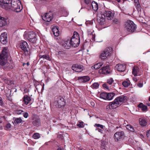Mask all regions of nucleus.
Here are the masks:
<instances>
[{
	"instance_id": "obj_34",
	"label": "nucleus",
	"mask_w": 150,
	"mask_h": 150,
	"mask_svg": "<svg viewBox=\"0 0 150 150\" xmlns=\"http://www.w3.org/2000/svg\"><path fill=\"white\" fill-rule=\"evenodd\" d=\"M107 93H102L100 94V98L104 100L107 99Z\"/></svg>"
},
{
	"instance_id": "obj_38",
	"label": "nucleus",
	"mask_w": 150,
	"mask_h": 150,
	"mask_svg": "<svg viewBox=\"0 0 150 150\" xmlns=\"http://www.w3.org/2000/svg\"><path fill=\"white\" fill-rule=\"evenodd\" d=\"M33 137L35 139H39L40 137V134L38 133H34L33 135Z\"/></svg>"
},
{
	"instance_id": "obj_21",
	"label": "nucleus",
	"mask_w": 150,
	"mask_h": 150,
	"mask_svg": "<svg viewBox=\"0 0 150 150\" xmlns=\"http://www.w3.org/2000/svg\"><path fill=\"white\" fill-rule=\"evenodd\" d=\"M23 102L26 105L28 104L31 100L30 98L27 95H25L23 97Z\"/></svg>"
},
{
	"instance_id": "obj_39",
	"label": "nucleus",
	"mask_w": 150,
	"mask_h": 150,
	"mask_svg": "<svg viewBox=\"0 0 150 150\" xmlns=\"http://www.w3.org/2000/svg\"><path fill=\"white\" fill-rule=\"evenodd\" d=\"M134 3L137 8H139L140 7L138 0H134Z\"/></svg>"
},
{
	"instance_id": "obj_59",
	"label": "nucleus",
	"mask_w": 150,
	"mask_h": 150,
	"mask_svg": "<svg viewBox=\"0 0 150 150\" xmlns=\"http://www.w3.org/2000/svg\"><path fill=\"white\" fill-rule=\"evenodd\" d=\"M91 105H92L93 106H94V103L93 102H91Z\"/></svg>"
},
{
	"instance_id": "obj_52",
	"label": "nucleus",
	"mask_w": 150,
	"mask_h": 150,
	"mask_svg": "<svg viewBox=\"0 0 150 150\" xmlns=\"http://www.w3.org/2000/svg\"><path fill=\"white\" fill-rule=\"evenodd\" d=\"M11 125L9 123L6 125V127L7 129H9L11 128Z\"/></svg>"
},
{
	"instance_id": "obj_33",
	"label": "nucleus",
	"mask_w": 150,
	"mask_h": 150,
	"mask_svg": "<svg viewBox=\"0 0 150 150\" xmlns=\"http://www.w3.org/2000/svg\"><path fill=\"white\" fill-rule=\"evenodd\" d=\"M122 84L125 87H127L130 84V81L127 79L126 81H124L122 82Z\"/></svg>"
},
{
	"instance_id": "obj_28",
	"label": "nucleus",
	"mask_w": 150,
	"mask_h": 150,
	"mask_svg": "<svg viewBox=\"0 0 150 150\" xmlns=\"http://www.w3.org/2000/svg\"><path fill=\"white\" fill-rule=\"evenodd\" d=\"M103 64V63H98L93 66L92 69H97L100 68Z\"/></svg>"
},
{
	"instance_id": "obj_1",
	"label": "nucleus",
	"mask_w": 150,
	"mask_h": 150,
	"mask_svg": "<svg viewBox=\"0 0 150 150\" xmlns=\"http://www.w3.org/2000/svg\"><path fill=\"white\" fill-rule=\"evenodd\" d=\"M65 42L64 47L66 49H69L71 45L74 47H76L79 46L80 43V38H71L69 42L66 41Z\"/></svg>"
},
{
	"instance_id": "obj_46",
	"label": "nucleus",
	"mask_w": 150,
	"mask_h": 150,
	"mask_svg": "<svg viewBox=\"0 0 150 150\" xmlns=\"http://www.w3.org/2000/svg\"><path fill=\"white\" fill-rule=\"evenodd\" d=\"M23 117L25 118H27L29 116L27 112H23Z\"/></svg>"
},
{
	"instance_id": "obj_18",
	"label": "nucleus",
	"mask_w": 150,
	"mask_h": 150,
	"mask_svg": "<svg viewBox=\"0 0 150 150\" xmlns=\"http://www.w3.org/2000/svg\"><path fill=\"white\" fill-rule=\"evenodd\" d=\"M126 68L125 64H118L115 66L116 69L120 72L124 71L125 69Z\"/></svg>"
},
{
	"instance_id": "obj_44",
	"label": "nucleus",
	"mask_w": 150,
	"mask_h": 150,
	"mask_svg": "<svg viewBox=\"0 0 150 150\" xmlns=\"http://www.w3.org/2000/svg\"><path fill=\"white\" fill-rule=\"evenodd\" d=\"M77 126L80 127H84L83 122H80L79 123L77 124Z\"/></svg>"
},
{
	"instance_id": "obj_30",
	"label": "nucleus",
	"mask_w": 150,
	"mask_h": 150,
	"mask_svg": "<svg viewBox=\"0 0 150 150\" xmlns=\"http://www.w3.org/2000/svg\"><path fill=\"white\" fill-rule=\"evenodd\" d=\"M39 57L40 59H45L49 61H51V60L48 54L40 55L39 56Z\"/></svg>"
},
{
	"instance_id": "obj_40",
	"label": "nucleus",
	"mask_w": 150,
	"mask_h": 150,
	"mask_svg": "<svg viewBox=\"0 0 150 150\" xmlns=\"http://www.w3.org/2000/svg\"><path fill=\"white\" fill-rule=\"evenodd\" d=\"M71 38H79L78 33L76 32H74V33L73 35Z\"/></svg>"
},
{
	"instance_id": "obj_24",
	"label": "nucleus",
	"mask_w": 150,
	"mask_h": 150,
	"mask_svg": "<svg viewBox=\"0 0 150 150\" xmlns=\"http://www.w3.org/2000/svg\"><path fill=\"white\" fill-rule=\"evenodd\" d=\"M3 69L5 70H8L13 68V66L11 63L6 62L4 65H2Z\"/></svg>"
},
{
	"instance_id": "obj_20",
	"label": "nucleus",
	"mask_w": 150,
	"mask_h": 150,
	"mask_svg": "<svg viewBox=\"0 0 150 150\" xmlns=\"http://www.w3.org/2000/svg\"><path fill=\"white\" fill-rule=\"evenodd\" d=\"M90 79V78L87 76H79L78 77V80L81 83H85L88 81Z\"/></svg>"
},
{
	"instance_id": "obj_8",
	"label": "nucleus",
	"mask_w": 150,
	"mask_h": 150,
	"mask_svg": "<svg viewBox=\"0 0 150 150\" xmlns=\"http://www.w3.org/2000/svg\"><path fill=\"white\" fill-rule=\"evenodd\" d=\"M26 38L32 43H35L36 39V35L33 31L29 32L27 34L25 35Z\"/></svg>"
},
{
	"instance_id": "obj_14",
	"label": "nucleus",
	"mask_w": 150,
	"mask_h": 150,
	"mask_svg": "<svg viewBox=\"0 0 150 150\" xmlns=\"http://www.w3.org/2000/svg\"><path fill=\"white\" fill-rule=\"evenodd\" d=\"M42 19L47 22H50L53 18V15L51 13H46L42 16Z\"/></svg>"
},
{
	"instance_id": "obj_36",
	"label": "nucleus",
	"mask_w": 150,
	"mask_h": 150,
	"mask_svg": "<svg viewBox=\"0 0 150 150\" xmlns=\"http://www.w3.org/2000/svg\"><path fill=\"white\" fill-rule=\"evenodd\" d=\"M99 86V84L98 83H94L91 85V87L93 89L98 88Z\"/></svg>"
},
{
	"instance_id": "obj_42",
	"label": "nucleus",
	"mask_w": 150,
	"mask_h": 150,
	"mask_svg": "<svg viewBox=\"0 0 150 150\" xmlns=\"http://www.w3.org/2000/svg\"><path fill=\"white\" fill-rule=\"evenodd\" d=\"M113 82V79L112 78H110V79H108V81H107L108 83L110 85L112 84Z\"/></svg>"
},
{
	"instance_id": "obj_63",
	"label": "nucleus",
	"mask_w": 150,
	"mask_h": 150,
	"mask_svg": "<svg viewBox=\"0 0 150 150\" xmlns=\"http://www.w3.org/2000/svg\"><path fill=\"white\" fill-rule=\"evenodd\" d=\"M26 64L23 63V66H24V65H25V64Z\"/></svg>"
},
{
	"instance_id": "obj_13",
	"label": "nucleus",
	"mask_w": 150,
	"mask_h": 150,
	"mask_svg": "<svg viewBox=\"0 0 150 150\" xmlns=\"http://www.w3.org/2000/svg\"><path fill=\"white\" fill-rule=\"evenodd\" d=\"M120 106L118 103L116 101L115 99L113 101L110 102L107 105L106 109H113L116 108L118 106Z\"/></svg>"
},
{
	"instance_id": "obj_58",
	"label": "nucleus",
	"mask_w": 150,
	"mask_h": 150,
	"mask_svg": "<svg viewBox=\"0 0 150 150\" xmlns=\"http://www.w3.org/2000/svg\"><path fill=\"white\" fill-rule=\"evenodd\" d=\"M57 150H64L63 149H62V148H61V147H59L58 148Z\"/></svg>"
},
{
	"instance_id": "obj_32",
	"label": "nucleus",
	"mask_w": 150,
	"mask_h": 150,
	"mask_svg": "<svg viewBox=\"0 0 150 150\" xmlns=\"http://www.w3.org/2000/svg\"><path fill=\"white\" fill-rule=\"evenodd\" d=\"M93 9L95 11H97L98 8V4L95 1H93L91 4Z\"/></svg>"
},
{
	"instance_id": "obj_51",
	"label": "nucleus",
	"mask_w": 150,
	"mask_h": 150,
	"mask_svg": "<svg viewBox=\"0 0 150 150\" xmlns=\"http://www.w3.org/2000/svg\"><path fill=\"white\" fill-rule=\"evenodd\" d=\"M143 84L141 83H139L137 84V86L139 87H142Z\"/></svg>"
},
{
	"instance_id": "obj_22",
	"label": "nucleus",
	"mask_w": 150,
	"mask_h": 150,
	"mask_svg": "<svg viewBox=\"0 0 150 150\" xmlns=\"http://www.w3.org/2000/svg\"><path fill=\"white\" fill-rule=\"evenodd\" d=\"M52 31L54 35L56 37L58 36L59 34V32L58 30V27L57 26H54L52 28Z\"/></svg>"
},
{
	"instance_id": "obj_10",
	"label": "nucleus",
	"mask_w": 150,
	"mask_h": 150,
	"mask_svg": "<svg viewBox=\"0 0 150 150\" xmlns=\"http://www.w3.org/2000/svg\"><path fill=\"white\" fill-rule=\"evenodd\" d=\"M103 16L107 19L110 20L113 18L114 13L109 11H105L103 13Z\"/></svg>"
},
{
	"instance_id": "obj_11",
	"label": "nucleus",
	"mask_w": 150,
	"mask_h": 150,
	"mask_svg": "<svg viewBox=\"0 0 150 150\" xmlns=\"http://www.w3.org/2000/svg\"><path fill=\"white\" fill-rule=\"evenodd\" d=\"M20 47L24 52V53L25 55L28 54V46L26 42L25 41L23 42L20 43Z\"/></svg>"
},
{
	"instance_id": "obj_27",
	"label": "nucleus",
	"mask_w": 150,
	"mask_h": 150,
	"mask_svg": "<svg viewBox=\"0 0 150 150\" xmlns=\"http://www.w3.org/2000/svg\"><path fill=\"white\" fill-rule=\"evenodd\" d=\"M139 123L141 125L145 126L147 125L146 120L144 118H141L139 119Z\"/></svg>"
},
{
	"instance_id": "obj_64",
	"label": "nucleus",
	"mask_w": 150,
	"mask_h": 150,
	"mask_svg": "<svg viewBox=\"0 0 150 150\" xmlns=\"http://www.w3.org/2000/svg\"><path fill=\"white\" fill-rule=\"evenodd\" d=\"M149 100L150 101V97H149Z\"/></svg>"
},
{
	"instance_id": "obj_26",
	"label": "nucleus",
	"mask_w": 150,
	"mask_h": 150,
	"mask_svg": "<svg viewBox=\"0 0 150 150\" xmlns=\"http://www.w3.org/2000/svg\"><path fill=\"white\" fill-rule=\"evenodd\" d=\"M97 19L100 24L101 25L103 24L104 23L105 21V18L103 17L102 15H101L100 16H99L98 17Z\"/></svg>"
},
{
	"instance_id": "obj_12",
	"label": "nucleus",
	"mask_w": 150,
	"mask_h": 150,
	"mask_svg": "<svg viewBox=\"0 0 150 150\" xmlns=\"http://www.w3.org/2000/svg\"><path fill=\"white\" fill-rule=\"evenodd\" d=\"M119 105H120L127 100V97L124 95L121 96L117 97L115 99Z\"/></svg>"
},
{
	"instance_id": "obj_3",
	"label": "nucleus",
	"mask_w": 150,
	"mask_h": 150,
	"mask_svg": "<svg viewBox=\"0 0 150 150\" xmlns=\"http://www.w3.org/2000/svg\"><path fill=\"white\" fill-rule=\"evenodd\" d=\"M7 48L4 47L3 50L1 53L0 54V65H2L7 62L8 56Z\"/></svg>"
},
{
	"instance_id": "obj_7",
	"label": "nucleus",
	"mask_w": 150,
	"mask_h": 150,
	"mask_svg": "<svg viewBox=\"0 0 150 150\" xmlns=\"http://www.w3.org/2000/svg\"><path fill=\"white\" fill-rule=\"evenodd\" d=\"M65 102L64 99L61 97H57L55 102L56 107L60 108L65 105Z\"/></svg>"
},
{
	"instance_id": "obj_37",
	"label": "nucleus",
	"mask_w": 150,
	"mask_h": 150,
	"mask_svg": "<svg viewBox=\"0 0 150 150\" xmlns=\"http://www.w3.org/2000/svg\"><path fill=\"white\" fill-rule=\"evenodd\" d=\"M22 121L21 119L20 118H17L15 119L14 121V122L15 123L19 124L21 123Z\"/></svg>"
},
{
	"instance_id": "obj_53",
	"label": "nucleus",
	"mask_w": 150,
	"mask_h": 150,
	"mask_svg": "<svg viewBox=\"0 0 150 150\" xmlns=\"http://www.w3.org/2000/svg\"><path fill=\"white\" fill-rule=\"evenodd\" d=\"M96 130H98L99 132H100V133H102L103 130L99 128H97L96 129Z\"/></svg>"
},
{
	"instance_id": "obj_15",
	"label": "nucleus",
	"mask_w": 150,
	"mask_h": 150,
	"mask_svg": "<svg viewBox=\"0 0 150 150\" xmlns=\"http://www.w3.org/2000/svg\"><path fill=\"white\" fill-rule=\"evenodd\" d=\"M99 72L102 74H107L110 72V71L109 66H107L100 69L99 71Z\"/></svg>"
},
{
	"instance_id": "obj_56",
	"label": "nucleus",
	"mask_w": 150,
	"mask_h": 150,
	"mask_svg": "<svg viewBox=\"0 0 150 150\" xmlns=\"http://www.w3.org/2000/svg\"><path fill=\"white\" fill-rule=\"evenodd\" d=\"M133 79L135 82H137L138 81V79L136 77L133 78Z\"/></svg>"
},
{
	"instance_id": "obj_29",
	"label": "nucleus",
	"mask_w": 150,
	"mask_h": 150,
	"mask_svg": "<svg viewBox=\"0 0 150 150\" xmlns=\"http://www.w3.org/2000/svg\"><path fill=\"white\" fill-rule=\"evenodd\" d=\"M115 96L114 93L111 92L107 93V99L108 100H111Z\"/></svg>"
},
{
	"instance_id": "obj_61",
	"label": "nucleus",
	"mask_w": 150,
	"mask_h": 150,
	"mask_svg": "<svg viewBox=\"0 0 150 150\" xmlns=\"http://www.w3.org/2000/svg\"><path fill=\"white\" fill-rule=\"evenodd\" d=\"M27 66H28L29 65V62H28L27 63Z\"/></svg>"
},
{
	"instance_id": "obj_25",
	"label": "nucleus",
	"mask_w": 150,
	"mask_h": 150,
	"mask_svg": "<svg viewBox=\"0 0 150 150\" xmlns=\"http://www.w3.org/2000/svg\"><path fill=\"white\" fill-rule=\"evenodd\" d=\"M7 20L4 18L0 16V27L6 25L7 22Z\"/></svg>"
},
{
	"instance_id": "obj_48",
	"label": "nucleus",
	"mask_w": 150,
	"mask_h": 150,
	"mask_svg": "<svg viewBox=\"0 0 150 150\" xmlns=\"http://www.w3.org/2000/svg\"><path fill=\"white\" fill-rule=\"evenodd\" d=\"M146 134L148 138L150 137V129L147 131Z\"/></svg>"
},
{
	"instance_id": "obj_19",
	"label": "nucleus",
	"mask_w": 150,
	"mask_h": 150,
	"mask_svg": "<svg viewBox=\"0 0 150 150\" xmlns=\"http://www.w3.org/2000/svg\"><path fill=\"white\" fill-rule=\"evenodd\" d=\"M132 74L134 76L140 75L139 68L137 66H134L132 68Z\"/></svg>"
},
{
	"instance_id": "obj_4",
	"label": "nucleus",
	"mask_w": 150,
	"mask_h": 150,
	"mask_svg": "<svg viewBox=\"0 0 150 150\" xmlns=\"http://www.w3.org/2000/svg\"><path fill=\"white\" fill-rule=\"evenodd\" d=\"M126 29L129 32L133 33L137 28L136 25L132 21L128 20L125 24Z\"/></svg>"
},
{
	"instance_id": "obj_23",
	"label": "nucleus",
	"mask_w": 150,
	"mask_h": 150,
	"mask_svg": "<svg viewBox=\"0 0 150 150\" xmlns=\"http://www.w3.org/2000/svg\"><path fill=\"white\" fill-rule=\"evenodd\" d=\"M32 123L35 126H39L41 124L40 119L38 118H34L33 120Z\"/></svg>"
},
{
	"instance_id": "obj_49",
	"label": "nucleus",
	"mask_w": 150,
	"mask_h": 150,
	"mask_svg": "<svg viewBox=\"0 0 150 150\" xmlns=\"http://www.w3.org/2000/svg\"><path fill=\"white\" fill-rule=\"evenodd\" d=\"M84 2L87 5H88L91 4V1L90 0H84Z\"/></svg>"
},
{
	"instance_id": "obj_50",
	"label": "nucleus",
	"mask_w": 150,
	"mask_h": 150,
	"mask_svg": "<svg viewBox=\"0 0 150 150\" xmlns=\"http://www.w3.org/2000/svg\"><path fill=\"white\" fill-rule=\"evenodd\" d=\"M103 86L107 89H109V87L105 83H104L103 84Z\"/></svg>"
},
{
	"instance_id": "obj_31",
	"label": "nucleus",
	"mask_w": 150,
	"mask_h": 150,
	"mask_svg": "<svg viewBox=\"0 0 150 150\" xmlns=\"http://www.w3.org/2000/svg\"><path fill=\"white\" fill-rule=\"evenodd\" d=\"M138 106L143 111H145L147 110V106L144 105L142 103H140L138 105Z\"/></svg>"
},
{
	"instance_id": "obj_2",
	"label": "nucleus",
	"mask_w": 150,
	"mask_h": 150,
	"mask_svg": "<svg viewBox=\"0 0 150 150\" xmlns=\"http://www.w3.org/2000/svg\"><path fill=\"white\" fill-rule=\"evenodd\" d=\"M11 10L16 12H20L22 9L21 4L19 0H11Z\"/></svg>"
},
{
	"instance_id": "obj_62",
	"label": "nucleus",
	"mask_w": 150,
	"mask_h": 150,
	"mask_svg": "<svg viewBox=\"0 0 150 150\" xmlns=\"http://www.w3.org/2000/svg\"><path fill=\"white\" fill-rule=\"evenodd\" d=\"M61 137H62L61 138L62 139H63V136H61Z\"/></svg>"
},
{
	"instance_id": "obj_54",
	"label": "nucleus",
	"mask_w": 150,
	"mask_h": 150,
	"mask_svg": "<svg viewBox=\"0 0 150 150\" xmlns=\"http://www.w3.org/2000/svg\"><path fill=\"white\" fill-rule=\"evenodd\" d=\"M3 105V101L1 97H0V105Z\"/></svg>"
},
{
	"instance_id": "obj_17",
	"label": "nucleus",
	"mask_w": 150,
	"mask_h": 150,
	"mask_svg": "<svg viewBox=\"0 0 150 150\" xmlns=\"http://www.w3.org/2000/svg\"><path fill=\"white\" fill-rule=\"evenodd\" d=\"M83 69V67L81 65L74 64L72 66V69L74 71L77 72H81Z\"/></svg>"
},
{
	"instance_id": "obj_43",
	"label": "nucleus",
	"mask_w": 150,
	"mask_h": 150,
	"mask_svg": "<svg viewBox=\"0 0 150 150\" xmlns=\"http://www.w3.org/2000/svg\"><path fill=\"white\" fill-rule=\"evenodd\" d=\"M113 23L115 24H118L120 23V21L117 19L115 18L113 20Z\"/></svg>"
},
{
	"instance_id": "obj_60",
	"label": "nucleus",
	"mask_w": 150,
	"mask_h": 150,
	"mask_svg": "<svg viewBox=\"0 0 150 150\" xmlns=\"http://www.w3.org/2000/svg\"><path fill=\"white\" fill-rule=\"evenodd\" d=\"M118 2H120L121 0H116Z\"/></svg>"
},
{
	"instance_id": "obj_16",
	"label": "nucleus",
	"mask_w": 150,
	"mask_h": 150,
	"mask_svg": "<svg viewBox=\"0 0 150 150\" xmlns=\"http://www.w3.org/2000/svg\"><path fill=\"white\" fill-rule=\"evenodd\" d=\"M7 34L6 32L1 33L0 37V41L3 44H5L7 42Z\"/></svg>"
},
{
	"instance_id": "obj_35",
	"label": "nucleus",
	"mask_w": 150,
	"mask_h": 150,
	"mask_svg": "<svg viewBox=\"0 0 150 150\" xmlns=\"http://www.w3.org/2000/svg\"><path fill=\"white\" fill-rule=\"evenodd\" d=\"M126 128L132 132H134L135 131L134 129L132 126L130 125H126Z\"/></svg>"
},
{
	"instance_id": "obj_47",
	"label": "nucleus",
	"mask_w": 150,
	"mask_h": 150,
	"mask_svg": "<svg viewBox=\"0 0 150 150\" xmlns=\"http://www.w3.org/2000/svg\"><path fill=\"white\" fill-rule=\"evenodd\" d=\"M4 81L8 85H10L11 84V81H8L7 79H5L4 80Z\"/></svg>"
},
{
	"instance_id": "obj_45",
	"label": "nucleus",
	"mask_w": 150,
	"mask_h": 150,
	"mask_svg": "<svg viewBox=\"0 0 150 150\" xmlns=\"http://www.w3.org/2000/svg\"><path fill=\"white\" fill-rule=\"evenodd\" d=\"M23 111L21 110H18L16 111V113L18 114H23Z\"/></svg>"
},
{
	"instance_id": "obj_55",
	"label": "nucleus",
	"mask_w": 150,
	"mask_h": 150,
	"mask_svg": "<svg viewBox=\"0 0 150 150\" xmlns=\"http://www.w3.org/2000/svg\"><path fill=\"white\" fill-rule=\"evenodd\" d=\"M92 40L93 41H95V36L94 35H92Z\"/></svg>"
},
{
	"instance_id": "obj_57",
	"label": "nucleus",
	"mask_w": 150,
	"mask_h": 150,
	"mask_svg": "<svg viewBox=\"0 0 150 150\" xmlns=\"http://www.w3.org/2000/svg\"><path fill=\"white\" fill-rule=\"evenodd\" d=\"M5 0H0V5H1L3 2H4Z\"/></svg>"
},
{
	"instance_id": "obj_9",
	"label": "nucleus",
	"mask_w": 150,
	"mask_h": 150,
	"mask_svg": "<svg viewBox=\"0 0 150 150\" xmlns=\"http://www.w3.org/2000/svg\"><path fill=\"white\" fill-rule=\"evenodd\" d=\"M4 2H3L1 6L2 8L7 10H11V0H5Z\"/></svg>"
},
{
	"instance_id": "obj_41",
	"label": "nucleus",
	"mask_w": 150,
	"mask_h": 150,
	"mask_svg": "<svg viewBox=\"0 0 150 150\" xmlns=\"http://www.w3.org/2000/svg\"><path fill=\"white\" fill-rule=\"evenodd\" d=\"M94 126L97 127H100L101 129H103L104 128L105 126L102 125L98 124H95L94 125Z\"/></svg>"
},
{
	"instance_id": "obj_5",
	"label": "nucleus",
	"mask_w": 150,
	"mask_h": 150,
	"mask_svg": "<svg viewBox=\"0 0 150 150\" xmlns=\"http://www.w3.org/2000/svg\"><path fill=\"white\" fill-rule=\"evenodd\" d=\"M112 49L111 48H107L104 51H102L100 53V58L102 59H107L111 55Z\"/></svg>"
},
{
	"instance_id": "obj_6",
	"label": "nucleus",
	"mask_w": 150,
	"mask_h": 150,
	"mask_svg": "<svg viewBox=\"0 0 150 150\" xmlns=\"http://www.w3.org/2000/svg\"><path fill=\"white\" fill-rule=\"evenodd\" d=\"M125 133L123 131H118L115 132L114 136L115 141L117 142L122 140L125 137Z\"/></svg>"
}]
</instances>
